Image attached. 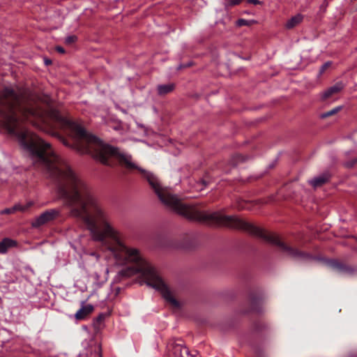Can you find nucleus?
<instances>
[{
    "label": "nucleus",
    "mask_w": 357,
    "mask_h": 357,
    "mask_svg": "<svg viewBox=\"0 0 357 357\" xmlns=\"http://www.w3.org/2000/svg\"><path fill=\"white\" fill-rule=\"evenodd\" d=\"M20 121H28L40 129L43 128L39 123L69 130L82 143L77 146L79 153L90 154L105 165L114 166L117 160L128 169H137L162 203L190 220L248 232V222L236 215L200 211L183 203L176 195L172 194L169 188H163L155 175L133 162L131 155L87 133L81 126L66 118L58 110L51 108L45 112L35 106L23 105L20 96L10 87H5L0 91V125L9 134L17 137L21 148L30 155L33 163L41 166L45 175L56 184L58 195L70 208L71 215L84 222L94 241L102 243L110 241L107 249L119 264H130L119 272L121 275L129 277L141 273L146 284L159 291L165 301L175 307H179V303L168 286L139 250L123 243L119 231L111 222L109 211L93 195L87 184L65 160L54 153L50 143L26 129L20 128Z\"/></svg>",
    "instance_id": "1"
},
{
    "label": "nucleus",
    "mask_w": 357,
    "mask_h": 357,
    "mask_svg": "<svg viewBox=\"0 0 357 357\" xmlns=\"http://www.w3.org/2000/svg\"><path fill=\"white\" fill-rule=\"evenodd\" d=\"M60 214V211L56 208H51L45 211L40 215L36 217L31 222V226L33 228L40 227L48 222H52L56 219Z\"/></svg>",
    "instance_id": "2"
},
{
    "label": "nucleus",
    "mask_w": 357,
    "mask_h": 357,
    "mask_svg": "<svg viewBox=\"0 0 357 357\" xmlns=\"http://www.w3.org/2000/svg\"><path fill=\"white\" fill-rule=\"evenodd\" d=\"M326 263L333 270L340 274L348 275L357 274V266H351L335 259H327Z\"/></svg>",
    "instance_id": "3"
},
{
    "label": "nucleus",
    "mask_w": 357,
    "mask_h": 357,
    "mask_svg": "<svg viewBox=\"0 0 357 357\" xmlns=\"http://www.w3.org/2000/svg\"><path fill=\"white\" fill-rule=\"evenodd\" d=\"M331 178V174L328 172H325L319 175L314 176L311 180H309V183L314 188H319L326 183H327Z\"/></svg>",
    "instance_id": "4"
},
{
    "label": "nucleus",
    "mask_w": 357,
    "mask_h": 357,
    "mask_svg": "<svg viewBox=\"0 0 357 357\" xmlns=\"http://www.w3.org/2000/svg\"><path fill=\"white\" fill-rule=\"evenodd\" d=\"M93 309L94 307L93 305L85 304L84 302H82L81 307L75 313V317L77 320L84 319L93 311Z\"/></svg>",
    "instance_id": "5"
},
{
    "label": "nucleus",
    "mask_w": 357,
    "mask_h": 357,
    "mask_svg": "<svg viewBox=\"0 0 357 357\" xmlns=\"http://www.w3.org/2000/svg\"><path fill=\"white\" fill-rule=\"evenodd\" d=\"M17 241L9 238H4L0 241V253L6 254L8 249L17 246Z\"/></svg>",
    "instance_id": "6"
},
{
    "label": "nucleus",
    "mask_w": 357,
    "mask_h": 357,
    "mask_svg": "<svg viewBox=\"0 0 357 357\" xmlns=\"http://www.w3.org/2000/svg\"><path fill=\"white\" fill-rule=\"evenodd\" d=\"M175 89L174 83H167L165 84H158L157 86V93L160 96H163L172 92Z\"/></svg>",
    "instance_id": "7"
},
{
    "label": "nucleus",
    "mask_w": 357,
    "mask_h": 357,
    "mask_svg": "<svg viewBox=\"0 0 357 357\" xmlns=\"http://www.w3.org/2000/svg\"><path fill=\"white\" fill-rule=\"evenodd\" d=\"M32 204H33V203L31 202H28L25 205H20V204L15 205V206H13L11 208H5V209L2 210L1 211V214H2V215H3V214H10V213H13L15 211H25L31 206H32Z\"/></svg>",
    "instance_id": "8"
},
{
    "label": "nucleus",
    "mask_w": 357,
    "mask_h": 357,
    "mask_svg": "<svg viewBox=\"0 0 357 357\" xmlns=\"http://www.w3.org/2000/svg\"><path fill=\"white\" fill-rule=\"evenodd\" d=\"M303 20V16L301 14H297L291 17L285 24V27L287 29H293L299 24Z\"/></svg>",
    "instance_id": "9"
},
{
    "label": "nucleus",
    "mask_w": 357,
    "mask_h": 357,
    "mask_svg": "<svg viewBox=\"0 0 357 357\" xmlns=\"http://www.w3.org/2000/svg\"><path fill=\"white\" fill-rule=\"evenodd\" d=\"M342 106H337L326 112H324V113H322L320 114V118L321 119H326L327 117H329L332 115H334L336 113H337L338 112H340L341 109H342Z\"/></svg>",
    "instance_id": "10"
},
{
    "label": "nucleus",
    "mask_w": 357,
    "mask_h": 357,
    "mask_svg": "<svg viewBox=\"0 0 357 357\" xmlns=\"http://www.w3.org/2000/svg\"><path fill=\"white\" fill-rule=\"evenodd\" d=\"M256 21L254 20H245V19H238L236 22V25L238 27H241V26H251L252 24H253L254 23H255Z\"/></svg>",
    "instance_id": "11"
},
{
    "label": "nucleus",
    "mask_w": 357,
    "mask_h": 357,
    "mask_svg": "<svg viewBox=\"0 0 357 357\" xmlns=\"http://www.w3.org/2000/svg\"><path fill=\"white\" fill-rule=\"evenodd\" d=\"M333 94H335L333 91H331V89L329 87L328 89L324 91L321 93V98L323 100L328 98L331 97Z\"/></svg>",
    "instance_id": "12"
},
{
    "label": "nucleus",
    "mask_w": 357,
    "mask_h": 357,
    "mask_svg": "<svg viewBox=\"0 0 357 357\" xmlns=\"http://www.w3.org/2000/svg\"><path fill=\"white\" fill-rule=\"evenodd\" d=\"M333 94H335L333 91H331V89L329 87L328 89L324 91L321 93V98L323 100L328 98L331 97Z\"/></svg>",
    "instance_id": "13"
},
{
    "label": "nucleus",
    "mask_w": 357,
    "mask_h": 357,
    "mask_svg": "<svg viewBox=\"0 0 357 357\" xmlns=\"http://www.w3.org/2000/svg\"><path fill=\"white\" fill-rule=\"evenodd\" d=\"M243 0H225V7H231L239 4Z\"/></svg>",
    "instance_id": "14"
},
{
    "label": "nucleus",
    "mask_w": 357,
    "mask_h": 357,
    "mask_svg": "<svg viewBox=\"0 0 357 357\" xmlns=\"http://www.w3.org/2000/svg\"><path fill=\"white\" fill-rule=\"evenodd\" d=\"M331 61H327L324 63L319 68V75H322L326 71V70L331 66Z\"/></svg>",
    "instance_id": "15"
},
{
    "label": "nucleus",
    "mask_w": 357,
    "mask_h": 357,
    "mask_svg": "<svg viewBox=\"0 0 357 357\" xmlns=\"http://www.w3.org/2000/svg\"><path fill=\"white\" fill-rule=\"evenodd\" d=\"M330 88L331 89V91H333L334 93H337L342 89L343 85L342 83H337L335 85L331 86Z\"/></svg>",
    "instance_id": "16"
},
{
    "label": "nucleus",
    "mask_w": 357,
    "mask_h": 357,
    "mask_svg": "<svg viewBox=\"0 0 357 357\" xmlns=\"http://www.w3.org/2000/svg\"><path fill=\"white\" fill-rule=\"evenodd\" d=\"M356 165H357V157L356 158L352 159L350 161L345 162V164H344L345 167H347L348 168L354 167Z\"/></svg>",
    "instance_id": "17"
},
{
    "label": "nucleus",
    "mask_w": 357,
    "mask_h": 357,
    "mask_svg": "<svg viewBox=\"0 0 357 357\" xmlns=\"http://www.w3.org/2000/svg\"><path fill=\"white\" fill-rule=\"evenodd\" d=\"M77 36H73V35H72V36H67V37L66 38V39H65V43H66V44H68V45H69V44H71V43H73L74 42H75V41L77 40Z\"/></svg>",
    "instance_id": "18"
},
{
    "label": "nucleus",
    "mask_w": 357,
    "mask_h": 357,
    "mask_svg": "<svg viewBox=\"0 0 357 357\" xmlns=\"http://www.w3.org/2000/svg\"><path fill=\"white\" fill-rule=\"evenodd\" d=\"M107 316V313H100L96 318V321L97 322H102L105 318Z\"/></svg>",
    "instance_id": "19"
},
{
    "label": "nucleus",
    "mask_w": 357,
    "mask_h": 357,
    "mask_svg": "<svg viewBox=\"0 0 357 357\" xmlns=\"http://www.w3.org/2000/svg\"><path fill=\"white\" fill-rule=\"evenodd\" d=\"M190 351L187 347H184L181 351V356L185 357L190 356Z\"/></svg>",
    "instance_id": "20"
},
{
    "label": "nucleus",
    "mask_w": 357,
    "mask_h": 357,
    "mask_svg": "<svg viewBox=\"0 0 357 357\" xmlns=\"http://www.w3.org/2000/svg\"><path fill=\"white\" fill-rule=\"evenodd\" d=\"M248 2L250 3L255 4V5H258V4L261 3V1H260L259 0H248Z\"/></svg>",
    "instance_id": "21"
},
{
    "label": "nucleus",
    "mask_w": 357,
    "mask_h": 357,
    "mask_svg": "<svg viewBox=\"0 0 357 357\" xmlns=\"http://www.w3.org/2000/svg\"><path fill=\"white\" fill-rule=\"evenodd\" d=\"M56 50L58 52H59V53H62V54L65 52L64 49H63L62 47H61V46H57V47H56Z\"/></svg>",
    "instance_id": "22"
},
{
    "label": "nucleus",
    "mask_w": 357,
    "mask_h": 357,
    "mask_svg": "<svg viewBox=\"0 0 357 357\" xmlns=\"http://www.w3.org/2000/svg\"><path fill=\"white\" fill-rule=\"evenodd\" d=\"M45 63L46 65H49V64L52 63V61H51L50 60H49V59H46V60L45 61Z\"/></svg>",
    "instance_id": "23"
},
{
    "label": "nucleus",
    "mask_w": 357,
    "mask_h": 357,
    "mask_svg": "<svg viewBox=\"0 0 357 357\" xmlns=\"http://www.w3.org/2000/svg\"><path fill=\"white\" fill-rule=\"evenodd\" d=\"M63 144H64V145H66V146H70V145L66 142V140H64V139H63Z\"/></svg>",
    "instance_id": "24"
},
{
    "label": "nucleus",
    "mask_w": 357,
    "mask_h": 357,
    "mask_svg": "<svg viewBox=\"0 0 357 357\" xmlns=\"http://www.w3.org/2000/svg\"><path fill=\"white\" fill-rule=\"evenodd\" d=\"M239 157H241V160H243V161H244V160H245V159H244L242 156L239 155Z\"/></svg>",
    "instance_id": "25"
},
{
    "label": "nucleus",
    "mask_w": 357,
    "mask_h": 357,
    "mask_svg": "<svg viewBox=\"0 0 357 357\" xmlns=\"http://www.w3.org/2000/svg\"><path fill=\"white\" fill-rule=\"evenodd\" d=\"M56 132L54 131H52V135H55Z\"/></svg>",
    "instance_id": "26"
},
{
    "label": "nucleus",
    "mask_w": 357,
    "mask_h": 357,
    "mask_svg": "<svg viewBox=\"0 0 357 357\" xmlns=\"http://www.w3.org/2000/svg\"><path fill=\"white\" fill-rule=\"evenodd\" d=\"M26 268L30 270V271H33L32 269L30 267H27Z\"/></svg>",
    "instance_id": "27"
},
{
    "label": "nucleus",
    "mask_w": 357,
    "mask_h": 357,
    "mask_svg": "<svg viewBox=\"0 0 357 357\" xmlns=\"http://www.w3.org/2000/svg\"><path fill=\"white\" fill-rule=\"evenodd\" d=\"M98 357H100V356H98Z\"/></svg>",
    "instance_id": "28"
}]
</instances>
